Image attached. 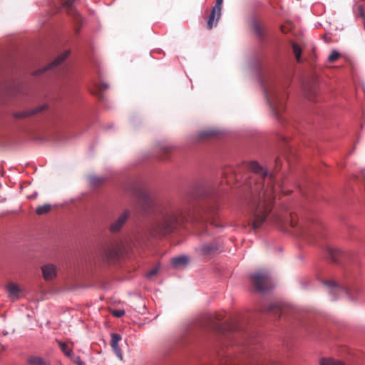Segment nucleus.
<instances>
[{
  "instance_id": "f257e3e1",
  "label": "nucleus",
  "mask_w": 365,
  "mask_h": 365,
  "mask_svg": "<svg viewBox=\"0 0 365 365\" xmlns=\"http://www.w3.org/2000/svg\"><path fill=\"white\" fill-rule=\"evenodd\" d=\"M191 197L200 198L202 201L195 204L189 202L185 208L175 206H166L159 211V215L151 225V235L153 237H162L174 232L185 222H196L204 226L210 222L213 226H218L215 221L219 209V202L215 196L209 197L204 189L192 193Z\"/></svg>"
},
{
  "instance_id": "f03ea898",
  "label": "nucleus",
  "mask_w": 365,
  "mask_h": 365,
  "mask_svg": "<svg viewBox=\"0 0 365 365\" xmlns=\"http://www.w3.org/2000/svg\"><path fill=\"white\" fill-rule=\"evenodd\" d=\"M246 167L252 172L249 180L245 182V187L248 190L247 210L250 224L257 230L272 210L274 200V178L255 161L248 163Z\"/></svg>"
},
{
  "instance_id": "7ed1b4c3",
  "label": "nucleus",
  "mask_w": 365,
  "mask_h": 365,
  "mask_svg": "<svg viewBox=\"0 0 365 365\" xmlns=\"http://www.w3.org/2000/svg\"><path fill=\"white\" fill-rule=\"evenodd\" d=\"M264 94L274 115L280 120L281 115L285 110L284 91L280 88L272 86L264 87Z\"/></svg>"
},
{
  "instance_id": "20e7f679",
  "label": "nucleus",
  "mask_w": 365,
  "mask_h": 365,
  "mask_svg": "<svg viewBox=\"0 0 365 365\" xmlns=\"http://www.w3.org/2000/svg\"><path fill=\"white\" fill-rule=\"evenodd\" d=\"M222 319L221 315L216 314L212 317L211 314H206L201 322L202 327L210 329L219 333L232 332L238 330V325L230 323L226 325L220 324L219 322Z\"/></svg>"
},
{
  "instance_id": "39448f33",
  "label": "nucleus",
  "mask_w": 365,
  "mask_h": 365,
  "mask_svg": "<svg viewBox=\"0 0 365 365\" xmlns=\"http://www.w3.org/2000/svg\"><path fill=\"white\" fill-rule=\"evenodd\" d=\"M251 282L256 291L264 292L272 287L270 276L267 272H259L250 276Z\"/></svg>"
},
{
  "instance_id": "423d86ee",
  "label": "nucleus",
  "mask_w": 365,
  "mask_h": 365,
  "mask_svg": "<svg viewBox=\"0 0 365 365\" xmlns=\"http://www.w3.org/2000/svg\"><path fill=\"white\" fill-rule=\"evenodd\" d=\"M154 202L153 200L144 192H139L137 199L136 208L143 215H150L154 210Z\"/></svg>"
},
{
  "instance_id": "0eeeda50",
  "label": "nucleus",
  "mask_w": 365,
  "mask_h": 365,
  "mask_svg": "<svg viewBox=\"0 0 365 365\" xmlns=\"http://www.w3.org/2000/svg\"><path fill=\"white\" fill-rule=\"evenodd\" d=\"M220 249V243L217 240L202 243L195 248L196 252L200 256H210L216 254Z\"/></svg>"
},
{
  "instance_id": "6e6552de",
  "label": "nucleus",
  "mask_w": 365,
  "mask_h": 365,
  "mask_svg": "<svg viewBox=\"0 0 365 365\" xmlns=\"http://www.w3.org/2000/svg\"><path fill=\"white\" fill-rule=\"evenodd\" d=\"M130 216V211L125 210L110 225L108 230L111 233L119 232Z\"/></svg>"
},
{
  "instance_id": "1a4fd4ad",
  "label": "nucleus",
  "mask_w": 365,
  "mask_h": 365,
  "mask_svg": "<svg viewBox=\"0 0 365 365\" xmlns=\"http://www.w3.org/2000/svg\"><path fill=\"white\" fill-rule=\"evenodd\" d=\"M251 26L253 33L260 41H264L267 35V27L264 24L256 19L251 21Z\"/></svg>"
},
{
  "instance_id": "9d476101",
  "label": "nucleus",
  "mask_w": 365,
  "mask_h": 365,
  "mask_svg": "<svg viewBox=\"0 0 365 365\" xmlns=\"http://www.w3.org/2000/svg\"><path fill=\"white\" fill-rule=\"evenodd\" d=\"M121 252L119 243L107 245L101 252V255L107 259H114L118 257Z\"/></svg>"
},
{
  "instance_id": "9b49d317",
  "label": "nucleus",
  "mask_w": 365,
  "mask_h": 365,
  "mask_svg": "<svg viewBox=\"0 0 365 365\" xmlns=\"http://www.w3.org/2000/svg\"><path fill=\"white\" fill-rule=\"evenodd\" d=\"M42 275L44 280L49 282L57 277V267L53 264L48 263L41 267Z\"/></svg>"
},
{
  "instance_id": "f8f14e48",
  "label": "nucleus",
  "mask_w": 365,
  "mask_h": 365,
  "mask_svg": "<svg viewBox=\"0 0 365 365\" xmlns=\"http://www.w3.org/2000/svg\"><path fill=\"white\" fill-rule=\"evenodd\" d=\"M68 55H69V51H65L62 54H61L58 56H57L46 67H45L43 68L38 69V71H36L35 72V74L36 75H39V74H41V73H44L46 71H47L48 69H51V68L57 67L58 65H60L61 63H62L65 61V59L68 56Z\"/></svg>"
},
{
  "instance_id": "ddd939ff",
  "label": "nucleus",
  "mask_w": 365,
  "mask_h": 365,
  "mask_svg": "<svg viewBox=\"0 0 365 365\" xmlns=\"http://www.w3.org/2000/svg\"><path fill=\"white\" fill-rule=\"evenodd\" d=\"M6 289L9 294V297L12 301H16L20 297V294L22 292V289L20 287L14 282H9L6 287Z\"/></svg>"
},
{
  "instance_id": "4468645a",
  "label": "nucleus",
  "mask_w": 365,
  "mask_h": 365,
  "mask_svg": "<svg viewBox=\"0 0 365 365\" xmlns=\"http://www.w3.org/2000/svg\"><path fill=\"white\" fill-rule=\"evenodd\" d=\"M220 16H221V13H219V16H218V11L212 9V11L209 16L207 24V29L210 30L214 26H216L217 25V23H218L220 19Z\"/></svg>"
},
{
  "instance_id": "2eb2a0df",
  "label": "nucleus",
  "mask_w": 365,
  "mask_h": 365,
  "mask_svg": "<svg viewBox=\"0 0 365 365\" xmlns=\"http://www.w3.org/2000/svg\"><path fill=\"white\" fill-rule=\"evenodd\" d=\"M324 284L329 288V292L332 294H336L339 292H343L349 294V289L345 287H339L333 281H325Z\"/></svg>"
},
{
  "instance_id": "dca6fc26",
  "label": "nucleus",
  "mask_w": 365,
  "mask_h": 365,
  "mask_svg": "<svg viewBox=\"0 0 365 365\" xmlns=\"http://www.w3.org/2000/svg\"><path fill=\"white\" fill-rule=\"evenodd\" d=\"M46 106H42L37 107L35 109L30 110L29 111L19 113L15 115V117L17 118H23L32 115H35L36 113L41 112L43 110L46 108Z\"/></svg>"
},
{
  "instance_id": "f3484780",
  "label": "nucleus",
  "mask_w": 365,
  "mask_h": 365,
  "mask_svg": "<svg viewBox=\"0 0 365 365\" xmlns=\"http://www.w3.org/2000/svg\"><path fill=\"white\" fill-rule=\"evenodd\" d=\"M29 365H49V363L40 356H30L27 359Z\"/></svg>"
},
{
  "instance_id": "a211bd4d",
  "label": "nucleus",
  "mask_w": 365,
  "mask_h": 365,
  "mask_svg": "<svg viewBox=\"0 0 365 365\" xmlns=\"http://www.w3.org/2000/svg\"><path fill=\"white\" fill-rule=\"evenodd\" d=\"M171 262L175 267H184L188 263V258L186 256H179L173 258Z\"/></svg>"
},
{
  "instance_id": "6ab92c4d",
  "label": "nucleus",
  "mask_w": 365,
  "mask_h": 365,
  "mask_svg": "<svg viewBox=\"0 0 365 365\" xmlns=\"http://www.w3.org/2000/svg\"><path fill=\"white\" fill-rule=\"evenodd\" d=\"M61 350L64 353L65 355L68 356L69 358H72V356H74V353L72 349H70L68 345L63 341H57Z\"/></svg>"
},
{
  "instance_id": "aec40b11",
  "label": "nucleus",
  "mask_w": 365,
  "mask_h": 365,
  "mask_svg": "<svg viewBox=\"0 0 365 365\" xmlns=\"http://www.w3.org/2000/svg\"><path fill=\"white\" fill-rule=\"evenodd\" d=\"M329 257L333 262H336L342 255V251L338 248H330L328 250Z\"/></svg>"
},
{
  "instance_id": "412c9836",
  "label": "nucleus",
  "mask_w": 365,
  "mask_h": 365,
  "mask_svg": "<svg viewBox=\"0 0 365 365\" xmlns=\"http://www.w3.org/2000/svg\"><path fill=\"white\" fill-rule=\"evenodd\" d=\"M292 51L295 56L297 61L298 63L302 62L301 53H302V50L300 48V46L297 43L293 42V43H292Z\"/></svg>"
},
{
  "instance_id": "4be33fe9",
  "label": "nucleus",
  "mask_w": 365,
  "mask_h": 365,
  "mask_svg": "<svg viewBox=\"0 0 365 365\" xmlns=\"http://www.w3.org/2000/svg\"><path fill=\"white\" fill-rule=\"evenodd\" d=\"M108 88V85L106 83H101L97 86L96 91L93 92V94L97 96L100 99L103 98V92Z\"/></svg>"
},
{
  "instance_id": "5701e85b",
  "label": "nucleus",
  "mask_w": 365,
  "mask_h": 365,
  "mask_svg": "<svg viewBox=\"0 0 365 365\" xmlns=\"http://www.w3.org/2000/svg\"><path fill=\"white\" fill-rule=\"evenodd\" d=\"M268 312L277 317H279L282 312V307L279 306V305H277V304H271L269 306V308H268Z\"/></svg>"
},
{
  "instance_id": "b1692460",
  "label": "nucleus",
  "mask_w": 365,
  "mask_h": 365,
  "mask_svg": "<svg viewBox=\"0 0 365 365\" xmlns=\"http://www.w3.org/2000/svg\"><path fill=\"white\" fill-rule=\"evenodd\" d=\"M320 365H345L343 362L333 359L323 358L320 361Z\"/></svg>"
},
{
  "instance_id": "393cba45",
  "label": "nucleus",
  "mask_w": 365,
  "mask_h": 365,
  "mask_svg": "<svg viewBox=\"0 0 365 365\" xmlns=\"http://www.w3.org/2000/svg\"><path fill=\"white\" fill-rule=\"evenodd\" d=\"M51 206L48 203H46L43 205H40L36 208V213L38 215H43L48 213L51 210Z\"/></svg>"
},
{
  "instance_id": "a878e982",
  "label": "nucleus",
  "mask_w": 365,
  "mask_h": 365,
  "mask_svg": "<svg viewBox=\"0 0 365 365\" xmlns=\"http://www.w3.org/2000/svg\"><path fill=\"white\" fill-rule=\"evenodd\" d=\"M172 150V147L170 145H163L160 148V158L165 160L167 158V155H168Z\"/></svg>"
},
{
  "instance_id": "bb28decb",
  "label": "nucleus",
  "mask_w": 365,
  "mask_h": 365,
  "mask_svg": "<svg viewBox=\"0 0 365 365\" xmlns=\"http://www.w3.org/2000/svg\"><path fill=\"white\" fill-rule=\"evenodd\" d=\"M340 56L341 54L338 51L333 50L331 54L328 56L327 61L330 63H334L336 62Z\"/></svg>"
},
{
  "instance_id": "cd10ccee",
  "label": "nucleus",
  "mask_w": 365,
  "mask_h": 365,
  "mask_svg": "<svg viewBox=\"0 0 365 365\" xmlns=\"http://www.w3.org/2000/svg\"><path fill=\"white\" fill-rule=\"evenodd\" d=\"M120 340H121V336L120 334H111L110 346H114L115 345H118V343Z\"/></svg>"
},
{
  "instance_id": "c85d7f7f",
  "label": "nucleus",
  "mask_w": 365,
  "mask_h": 365,
  "mask_svg": "<svg viewBox=\"0 0 365 365\" xmlns=\"http://www.w3.org/2000/svg\"><path fill=\"white\" fill-rule=\"evenodd\" d=\"M113 352L115 354L117 357L119 359L120 361L123 360V356L121 352V349L119 346V345H115L114 346H111Z\"/></svg>"
},
{
  "instance_id": "c756f323",
  "label": "nucleus",
  "mask_w": 365,
  "mask_h": 365,
  "mask_svg": "<svg viewBox=\"0 0 365 365\" xmlns=\"http://www.w3.org/2000/svg\"><path fill=\"white\" fill-rule=\"evenodd\" d=\"M113 352L115 354L117 357L119 359L120 361L123 360V356L121 352V349L119 346V345H115L114 346H111Z\"/></svg>"
},
{
  "instance_id": "7c9ffc66",
  "label": "nucleus",
  "mask_w": 365,
  "mask_h": 365,
  "mask_svg": "<svg viewBox=\"0 0 365 365\" xmlns=\"http://www.w3.org/2000/svg\"><path fill=\"white\" fill-rule=\"evenodd\" d=\"M215 135V132L213 130H204L200 133V138H208Z\"/></svg>"
},
{
  "instance_id": "2f4dec72",
  "label": "nucleus",
  "mask_w": 365,
  "mask_h": 365,
  "mask_svg": "<svg viewBox=\"0 0 365 365\" xmlns=\"http://www.w3.org/2000/svg\"><path fill=\"white\" fill-rule=\"evenodd\" d=\"M222 3L223 0H216L215 6L212 8V9L218 11V14L221 13Z\"/></svg>"
},
{
  "instance_id": "473e14b6",
  "label": "nucleus",
  "mask_w": 365,
  "mask_h": 365,
  "mask_svg": "<svg viewBox=\"0 0 365 365\" xmlns=\"http://www.w3.org/2000/svg\"><path fill=\"white\" fill-rule=\"evenodd\" d=\"M113 316L117 317H121L125 314V311L123 309H116L112 312Z\"/></svg>"
},
{
  "instance_id": "72a5a7b5",
  "label": "nucleus",
  "mask_w": 365,
  "mask_h": 365,
  "mask_svg": "<svg viewBox=\"0 0 365 365\" xmlns=\"http://www.w3.org/2000/svg\"><path fill=\"white\" fill-rule=\"evenodd\" d=\"M71 359H73L74 363H76L78 365H83L84 364V363L82 361L81 358L79 356H76L75 354H74V356H72V358H71Z\"/></svg>"
},
{
  "instance_id": "f704fd0d",
  "label": "nucleus",
  "mask_w": 365,
  "mask_h": 365,
  "mask_svg": "<svg viewBox=\"0 0 365 365\" xmlns=\"http://www.w3.org/2000/svg\"><path fill=\"white\" fill-rule=\"evenodd\" d=\"M73 1H74L73 0H66L64 2V6L68 9H71L73 6Z\"/></svg>"
},
{
  "instance_id": "c9c22d12",
  "label": "nucleus",
  "mask_w": 365,
  "mask_h": 365,
  "mask_svg": "<svg viewBox=\"0 0 365 365\" xmlns=\"http://www.w3.org/2000/svg\"><path fill=\"white\" fill-rule=\"evenodd\" d=\"M157 272H158V268H154L148 272L147 277H151L154 276L155 274H156Z\"/></svg>"
},
{
  "instance_id": "e433bc0d",
  "label": "nucleus",
  "mask_w": 365,
  "mask_h": 365,
  "mask_svg": "<svg viewBox=\"0 0 365 365\" xmlns=\"http://www.w3.org/2000/svg\"><path fill=\"white\" fill-rule=\"evenodd\" d=\"M291 222H290V226L292 227H295L297 225V222L294 220L293 217L291 216Z\"/></svg>"
},
{
  "instance_id": "4c0bfd02",
  "label": "nucleus",
  "mask_w": 365,
  "mask_h": 365,
  "mask_svg": "<svg viewBox=\"0 0 365 365\" xmlns=\"http://www.w3.org/2000/svg\"><path fill=\"white\" fill-rule=\"evenodd\" d=\"M307 97L310 100V101H313L314 100V93L313 92L312 93H307Z\"/></svg>"
},
{
  "instance_id": "58836bf2",
  "label": "nucleus",
  "mask_w": 365,
  "mask_h": 365,
  "mask_svg": "<svg viewBox=\"0 0 365 365\" xmlns=\"http://www.w3.org/2000/svg\"><path fill=\"white\" fill-rule=\"evenodd\" d=\"M357 9L359 11V15L362 16H363V9H362V6H357Z\"/></svg>"
},
{
  "instance_id": "ea45409f",
  "label": "nucleus",
  "mask_w": 365,
  "mask_h": 365,
  "mask_svg": "<svg viewBox=\"0 0 365 365\" xmlns=\"http://www.w3.org/2000/svg\"><path fill=\"white\" fill-rule=\"evenodd\" d=\"M281 31L283 33H286L287 32V29H285L284 26H281Z\"/></svg>"
}]
</instances>
